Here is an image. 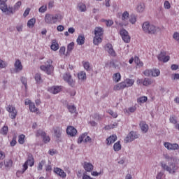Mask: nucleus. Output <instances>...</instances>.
<instances>
[{
  "label": "nucleus",
  "instance_id": "f257e3e1",
  "mask_svg": "<svg viewBox=\"0 0 179 179\" xmlns=\"http://www.w3.org/2000/svg\"><path fill=\"white\" fill-rule=\"evenodd\" d=\"M7 1L8 0H0V10L6 15H13V13H15L16 10H19V8L22 6V1H17L14 5V8L10 6L8 8V5L6 4Z\"/></svg>",
  "mask_w": 179,
  "mask_h": 179
},
{
  "label": "nucleus",
  "instance_id": "f03ea898",
  "mask_svg": "<svg viewBox=\"0 0 179 179\" xmlns=\"http://www.w3.org/2000/svg\"><path fill=\"white\" fill-rule=\"evenodd\" d=\"M142 29L144 33L147 34H156V33H158L160 30V28L150 24V22L148 21L142 24Z\"/></svg>",
  "mask_w": 179,
  "mask_h": 179
},
{
  "label": "nucleus",
  "instance_id": "7ed1b4c3",
  "mask_svg": "<svg viewBox=\"0 0 179 179\" xmlns=\"http://www.w3.org/2000/svg\"><path fill=\"white\" fill-rule=\"evenodd\" d=\"M44 20L45 23H47V24H55L57 22L62 20V15L59 14H46Z\"/></svg>",
  "mask_w": 179,
  "mask_h": 179
},
{
  "label": "nucleus",
  "instance_id": "20e7f679",
  "mask_svg": "<svg viewBox=\"0 0 179 179\" xmlns=\"http://www.w3.org/2000/svg\"><path fill=\"white\" fill-rule=\"evenodd\" d=\"M160 164L162 169H164V171H168L169 174H176L178 170V166L174 162H169V165H166V163L162 162Z\"/></svg>",
  "mask_w": 179,
  "mask_h": 179
},
{
  "label": "nucleus",
  "instance_id": "39448f33",
  "mask_svg": "<svg viewBox=\"0 0 179 179\" xmlns=\"http://www.w3.org/2000/svg\"><path fill=\"white\" fill-rule=\"evenodd\" d=\"M134 83H135V80L127 78L124 82L115 86L114 90H122V89H125V87H131V86H134Z\"/></svg>",
  "mask_w": 179,
  "mask_h": 179
},
{
  "label": "nucleus",
  "instance_id": "423d86ee",
  "mask_svg": "<svg viewBox=\"0 0 179 179\" xmlns=\"http://www.w3.org/2000/svg\"><path fill=\"white\" fill-rule=\"evenodd\" d=\"M41 71L46 72L48 75H51L52 71H54V67L52 66V60L48 59L45 63V65L41 66Z\"/></svg>",
  "mask_w": 179,
  "mask_h": 179
},
{
  "label": "nucleus",
  "instance_id": "0eeeda50",
  "mask_svg": "<svg viewBox=\"0 0 179 179\" xmlns=\"http://www.w3.org/2000/svg\"><path fill=\"white\" fill-rule=\"evenodd\" d=\"M28 166H30V167H33V166H34V157H33V155L31 154L28 155L27 160L23 164L22 173H24V171L27 170V169L29 168Z\"/></svg>",
  "mask_w": 179,
  "mask_h": 179
},
{
  "label": "nucleus",
  "instance_id": "6e6552de",
  "mask_svg": "<svg viewBox=\"0 0 179 179\" xmlns=\"http://www.w3.org/2000/svg\"><path fill=\"white\" fill-rule=\"evenodd\" d=\"M138 138H139V134L138 133L131 131L124 138V143H129V142H132V141H135V139H138Z\"/></svg>",
  "mask_w": 179,
  "mask_h": 179
},
{
  "label": "nucleus",
  "instance_id": "1a4fd4ad",
  "mask_svg": "<svg viewBox=\"0 0 179 179\" xmlns=\"http://www.w3.org/2000/svg\"><path fill=\"white\" fill-rule=\"evenodd\" d=\"M120 34L124 43H129L131 41V36H129V34L125 29H122L120 31Z\"/></svg>",
  "mask_w": 179,
  "mask_h": 179
},
{
  "label": "nucleus",
  "instance_id": "9d476101",
  "mask_svg": "<svg viewBox=\"0 0 179 179\" xmlns=\"http://www.w3.org/2000/svg\"><path fill=\"white\" fill-rule=\"evenodd\" d=\"M36 136H42L45 143H48V142L50 141V136H47V134H45V132L43 130H38Z\"/></svg>",
  "mask_w": 179,
  "mask_h": 179
},
{
  "label": "nucleus",
  "instance_id": "9b49d317",
  "mask_svg": "<svg viewBox=\"0 0 179 179\" xmlns=\"http://www.w3.org/2000/svg\"><path fill=\"white\" fill-rule=\"evenodd\" d=\"M83 141L85 143H87V142L90 143L92 142V138L87 136V133H84L78 138V143H82Z\"/></svg>",
  "mask_w": 179,
  "mask_h": 179
},
{
  "label": "nucleus",
  "instance_id": "f8f14e48",
  "mask_svg": "<svg viewBox=\"0 0 179 179\" xmlns=\"http://www.w3.org/2000/svg\"><path fill=\"white\" fill-rule=\"evenodd\" d=\"M164 145L168 150H178L179 149V145L177 143H164Z\"/></svg>",
  "mask_w": 179,
  "mask_h": 179
},
{
  "label": "nucleus",
  "instance_id": "ddd939ff",
  "mask_svg": "<svg viewBox=\"0 0 179 179\" xmlns=\"http://www.w3.org/2000/svg\"><path fill=\"white\" fill-rule=\"evenodd\" d=\"M129 13H128V11H124L122 13V25L123 26H128V19H129Z\"/></svg>",
  "mask_w": 179,
  "mask_h": 179
},
{
  "label": "nucleus",
  "instance_id": "4468645a",
  "mask_svg": "<svg viewBox=\"0 0 179 179\" xmlns=\"http://www.w3.org/2000/svg\"><path fill=\"white\" fill-rule=\"evenodd\" d=\"M53 134L55 138L59 139V138H61V136L62 135V128L60 127L53 128Z\"/></svg>",
  "mask_w": 179,
  "mask_h": 179
},
{
  "label": "nucleus",
  "instance_id": "2eb2a0df",
  "mask_svg": "<svg viewBox=\"0 0 179 179\" xmlns=\"http://www.w3.org/2000/svg\"><path fill=\"white\" fill-rule=\"evenodd\" d=\"M66 134L67 135H70V136H75L78 134V130L73 126H69L66 129Z\"/></svg>",
  "mask_w": 179,
  "mask_h": 179
},
{
  "label": "nucleus",
  "instance_id": "dca6fc26",
  "mask_svg": "<svg viewBox=\"0 0 179 179\" xmlns=\"http://www.w3.org/2000/svg\"><path fill=\"white\" fill-rule=\"evenodd\" d=\"M159 61H162V62H167L170 59V56H166L165 52H161V53L158 55Z\"/></svg>",
  "mask_w": 179,
  "mask_h": 179
},
{
  "label": "nucleus",
  "instance_id": "f3484780",
  "mask_svg": "<svg viewBox=\"0 0 179 179\" xmlns=\"http://www.w3.org/2000/svg\"><path fill=\"white\" fill-rule=\"evenodd\" d=\"M14 66H15V72H20V71L23 70V66H22V62H20V60L17 59L14 64Z\"/></svg>",
  "mask_w": 179,
  "mask_h": 179
},
{
  "label": "nucleus",
  "instance_id": "a211bd4d",
  "mask_svg": "<svg viewBox=\"0 0 179 179\" xmlns=\"http://www.w3.org/2000/svg\"><path fill=\"white\" fill-rule=\"evenodd\" d=\"M48 91L52 94H57L61 92V87L59 86H53L48 89Z\"/></svg>",
  "mask_w": 179,
  "mask_h": 179
},
{
  "label": "nucleus",
  "instance_id": "6ab92c4d",
  "mask_svg": "<svg viewBox=\"0 0 179 179\" xmlns=\"http://www.w3.org/2000/svg\"><path fill=\"white\" fill-rule=\"evenodd\" d=\"M140 128L143 134H146L149 131V126L145 122H141L140 123Z\"/></svg>",
  "mask_w": 179,
  "mask_h": 179
},
{
  "label": "nucleus",
  "instance_id": "aec40b11",
  "mask_svg": "<svg viewBox=\"0 0 179 179\" xmlns=\"http://www.w3.org/2000/svg\"><path fill=\"white\" fill-rule=\"evenodd\" d=\"M154 83L155 80L153 78H145L143 81V86H150V85H153Z\"/></svg>",
  "mask_w": 179,
  "mask_h": 179
},
{
  "label": "nucleus",
  "instance_id": "412c9836",
  "mask_svg": "<svg viewBox=\"0 0 179 179\" xmlns=\"http://www.w3.org/2000/svg\"><path fill=\"white\" fill-rule=\"evenodd\" d=\"M104 33V31L103 30V28L96 27L94 29V35L96 36L101 37Z\"/></svg>",
  "mask_w": 179,
  "mask_h": 179
},
{
  "label": "nucleus",
  "instance_id": "4be33fe9",
  "mask_svg": "<svg viewBox=\"0 0 179 179\" xmlns=\"http://www.w3.org/2000/svg\"><path fill=\"white\" fill-rule=\"evenodd\" d=\"M84 169L88 173H90L93 171V164L89 162H84Z\"/></svg>",
  "mask_w": 179,
  "mask_h": 179
},
{
  "label": "nucleus",
  "instance_id": "5701e85b",
  "mask_svg": "<svg viewBox=\"0 0 179 179\" xmlns=\"http://www.w3.org/2000/svg\"><path fill=\"white\" fill-rule=\"evenodd\" d=\"M117 141V136L116 135H112L110 137H108L106 139V144L107 145H111V143H114Z\"/></svg>",
  "mask_w": 179,
  "mask_h": 179
},
{
  "label": "nucleus",
  "instance_id": "b1692460",
  "mask_svg": "<svg viewBox=\"0 0 179 179\" xmlns=\"http://www.w3.org/2000/svg\"><path fill=\"white\" fill-rule=\"evenodd\" d=\"M106 47L107 48H108V54H110L112 57H115V55H117L111 44L106 45Z\"/></svg>",
  "mask_w": 179,
  "mask_h": 179
},
{
  "label": "nucleus",
  "instance_id": "393cba45",
  "mask_svg": "<svg viewBox=\"0 0 179 179\" xmlns=\"http://www.w3.org/2000/svg\"><path fill=\"white\" fill-rule=\"evenodd\" d=\"M164 157L169 163H173L176 162V158L173 156H170L169 154H164Z\"/></svg>",
  "mask_w": 179,
  "mask_h": 179
},
{
  "label": "nucleus",
  "instance_id": "a878e982",
  "mask_svg": "<svg viewBox=\"0 0 179 179\" xmlns=\"http://www.w3.org/2000/svg\"><path fill=\"white\" fill-rule=\"evenodd\" d=\"M50 48L53 50V51H57L59 48V45H58L57 40H52Z\"/></svg>",
  "mask_w": 179,
  "mask_h": 179
},
{
  "label": "nucleus",
  "instance_id": "bb28decb",
  "mask_svg": "<svg viewBox=\"0 0 179 179\" xmlns=\"http://www.w3.org/2000/svg\"><path fill=\"white\" fill-rule=\"evenodd\" d=\"M4 166L6 169H11L12 166H13V161L12 159H6L4 161Z\"/></svg>",
  "mask_w": 179,
  "mask_h": 179
},
{
  "label": "nucleus",
  "instance_id": "cd10ccee",
  "mask_svg": "<svg viewBox=\"0 0 179 179\" xmlns=\"http://www.w3.org/2000/svg\"><path fill=\"white\" fill-rule=\"evenodd\" d=\"M77 43L79 45H83L85 44V36L79 35L77 38Z\"/></svg>",
  "mask_w": 179,
  "mask_h": 179
},
{
  "label": "nucleus",
  "instance_id": "c85d7f7f",
  "mask_svg": "<svg viewBox=\"0 0 179 179\" xmlns=\"http://www.w3.org/2000/svg\"><path fill=\"white\" fill-rule=\"evenodd\" d=\"M78 78L79 80H86V72L80 71L78 73Z\"/></svg>",
  "mask_w": 179,
  "mask_h": 179
},
{
  "label": "nucleus",
  "instance_id": "c756f323",
  "mask_svg": "<svg viewBox=\"0 0 179 179\" xmlns=\"http://www.w3.org/2000/svg\"><path fill=\"white\" fill-rule=\"evenodd\" d=\"M77 8L81 12H86V5L83 3H78Z\"/></svg>",
  "mask_w": 179,
  "mask_h": 179
},
{
  "label": "nucleus",
  "instance_id": "7c9ffc66",
  "mask_svg": "<svg viewBox=\"0 0 179 179\" xmlns=\"http://www.w3.org/2000/svg\"><path fill=\"white\" fill-rule=\"evenodd\" d=\"M67 108H68L69 113H71V114H77V113H76V107H75V106H73V105H68L67 106Z\"/></svg>",
  "mask_w": 179,
  "mask_h": 179
},
{
  "label": "nucleus",
  "instance_id": "2f4dec72",
  "mask_svg": "<svg viewBox=\"0 0 179 179\" xmlns=\"http://www.w3.org/2000/svg\"><path fill=\"white\" fill-rule=\"evenodd\" d=\"M101 41H103V39H101V36H95L94 37L93 43H94V45H99V44H100V43H101Z\"/></svg>",
  "mask_w": 179,
  "mask_h": 179
},
{
  "label": "nucleus",
  "instance_id": "473e14b6",
  "mask_svg": "<svg viewBox=\"0 0 179 179\" xmlns=\"http://www.w3.org/2000/svg\"><path fill=\"white\" fill-rule=\"evenodd\" d=\"M35 80L39 85L40 83H43V79H41V74L40 73L35 74Z\"/></svg>",
  "mask_w": 179,
  "mask_h": 179
},
{
  "label": "nucleus",
  "instance_id": "72a5a7b5",
  "mask_svg": "<svg viewBox=\"0 0 179 179\" xmlns=\"http://www.w3.org/2000/svg\"><path fill=\"white\" fill-rule=\"evenodd\" d=\"M34 24H36V18H31L27 22V27L29 28L34 27Z\"/></svg>",
  "mask_w": 179,
  "mask_h": 179
},
{
  "label": "nucleus",
  "instance_id": "f704fd0d",
  "mask_svg": "<svg viewBox=\"0 0 179 179\" xmlns=\"http://www.w3.org/2000/svg\"><path fill=\"white\" fill-rule=\"evenodd\" d=\"M129 21L131 24H135V23H136V15L131 14L129 17Z\"/></svg>",
  "mask_w": 179,
  "mask_h": 179
},
{
  "label": "nucleus",
  "instance_id": "c9c22d12",
  "mask_svg": "<svg viewBox=\"0 0 179 179\" xmlns=\"http://www.w3.org/2000/svg\"><path fill=\"white\" fill-rule=\"evenodd\" d=\"M73 47H75V43L73 42H71L68 45L66 55L72 52V50H73Z\"/></svg>",
  "mask_w": 179,
  "mask_h": 179
},
{
  "label": "nucleus",
  "instance_id": "e433bc0d",
  "mask_svg": "<svg viewBox=\"0 0 179 179\" xmlns=\"http://www.w3.org/2000/svg\"><path fill=\"white\" fill-rule=\"evenodd\" d=\"M113 149L115 152H120V150H121V144L120 143V141H117L114 144Z\"/></svg>",
  "mask_w": 179,
  "mask_h": 179
},
{
  "label": "nucleus",
  "instance_id": "4c0bfd02",
  "mask_svg": "<svg viewBox=\"0 0 179 179\" xmlns=\"http://www.w3.org/2000/svg\"><path fill=\"white\" fill-rule=\"evenodd\" d=\"M8 131H9V128L8 127V126H4L1 129L0 134H1V135H7Z\"/></svg>",
  "mask_w": 179,
  "mask_h": 179
},
{
  "label": "nucleus",
  "instance_id": "58836bf2",
  "mask_svg": "<svg viewBox=\"0 0 179 179\" xmlns=\"http://www.w3.org/2000/svg\"><path fill=\"white\" fill-rule=\"evenodd\" d=\"M159 75H160V70L159 69H152V72H151V76H154L155 78L159 76Z\"/></svg>",
  "mask_w": 179,
  "mask_h": 179
},
{
  "label": "nucleus",
  "instance_id": "ea45409f",
  "mask_svg": "<svg viewBox=\"0 0 179 179\" xmlns=\"http://www.w3.org/2000/svg\"><path fill=\"white\" fill-rule=\"evenodd\" d=\"M10 114L11 120H15L17 115V110H16V108H13L12 112L10 113Z\"/></svg>",
  "mask_w": 179,
  "mask_h": 179
},
{
  "label": "nucleus",
  "instance_id": "a19ab883",
  "mask_svg": "<svg viewBox=\"0 0 179 179\" xmlns=\"http://www.w3.org/2000/svg\"><path fill=\"white\" fill-rule=\"evenodd\" d=\"M29 110L31 111V113H36V111H38V109L36 107L34 103L30 104Z\"/></svg>",
  "mask_w": 179,
  "mask_h": 179
},
{
  "label": "nucleus",
  "instance_id": "79ce46f5",
  "mask_svg": "<svg viewBox=\"0 0 179 179\" xmlns=\"http://www.w3.org/2000/svg\"><path fill=\"white\" fill-rule=\"evenodd\" d=\"M134 62L138 66H143V62H141L139 57L136 56L134 57Z\"/></svg>",
  "mask_w": 179,
  "mask_h": 179
},
{
  "label": "nucleus",
  "instance_id": "37998d69",
  "mask_svg": "<svg viewBox=\"0 0 179 179\" xmlns=\"http://www.w3.org/2000/svg\"><path fill=\"white\" fill-rule=\"evenodd\" d=\"M113 80L115 82H120V80H121V74H120V73H115L113 76Z\"/></svg>",
  "mask_w": 179,
  "mask_h": 179
},
{
  "label": "nucleus",
  "instance_id": "c03bdc74",
  "mask_svg": "<svg viewBox=\"0 0 179 179\" xmlns=\"http://www.w3.org/2000/svg\"><path fill=\"white\" fill-rule=\"evenodd\" d=\"M20 81L22 82V85H24L25 90H27V78L21 77Z\"/></svg>",
  "mask_w": 179,
  "mask_h": 179
},
{
  "label": "nucleus",
  "instance_id": "a18cd8bd",
  "mask_svg": "<svg viewBox=\"0 0 179 179\" xmlns=\"http://www.w3.org/2000/svg\"><path fill=\"white\" fill-rule=\"evenodd\" d=\"M117 125H118V124L117 122H113L109 125L106 126L105 129H113V128H115V127H117Z\"/></svg>",
  "mask_w": 179,
  "mask_h": 179
},
{
  "label": "nucleus",
  "instance_id": "49530a36",
  "mask_svg": "<svg viewBox=\"0 0 179 179\" xmlns=\"http://www.w3.org/2000/svg\"><path fill=\"white\" fill-rule=\"evenodd\" d=\"M24 138L25 136L24 134H21L18 137V142L20 145H23L24 143Z\"/></svg>",
  "mask_w": 179,
  "mask_h": 179
},
{
  "label": "nucleus",
  "instance_id": "de8ad7c7",
  "mask_svg": "<svg viewBox=\"0 0 179 179\" xmlns=\"http://www.w3.org/2000/svg\"><path fill=\"white\" fill-rule=\"evenodd\" d=\"M17 138V136H16V134H15L13 137L12 141L10 143V146H15L16 145V143H17V142L16 141V139Z\"/></svg>",
  "mask_w": 179,
  "mask_h": 179
},
{
  "label": "nucleus",
  "instance_id": "09e8293b",
  "mask_svg": "<svg viewBox=\"0 0 179 179\" xmlns=\"http://www.w3.org/2000/svg\"><path fill=\"white\" fill-rule=\"evenodd\" d=\"M137 10L138 12H143L145 10V4L140 3L137 6Z\"/></svg>",
  "mask_w": 179,
  "mask_h": 179
},
{
  "label": "nucleus",
  "instance_id": "8fccbe9b",
  "mask_svg": "<svg viewBox=\"0 0 179 179\" xmlns=\"http://www.w3.org/2000/svg\"><path fill=\"white\" fill-rule=\"evenodd\" d=\"M148 101V97L146 96H141L138 99V103H143Z\"/></svg>",
  "mask_w": 179,
  "mask_h": 179
},
{
  "label": "nucleus",
  "instance_id": "3c124183",
  "mask_svg": "<svg viewBox=\"0 0 179 179\" xmlns=\"http://www.w3.org/2000/svg\"><path fill=\"white\" fill-rule=\"evenodd\" d=\"M71 78H72V76H71L70 73H64V76H63V79L65 82H66L67 80H69Z\"/></svg>",
  "mask_w": 179,
  "mask_h": 179
},
{
  "label": "nucleus",
  "instance_id": "603ef678",
  "mask_svg": "<svg viewBox=\"0 0 179 179\" xmlns=\"http://www.w3.org/2000/svg\"><path fill=\"white\" fill-rule=\"evenodd\" d=\"M44 164H45V160H42L41 162H39V164L38 165V171H41V170H43V166H44Z\"/></svg>",
  "mask_w": 179,
  "mask_h": 179
},
{
  "label": "nucleus",
  "instance_id": "864d4df0",
  "mask_svg": "<svg viewBox=\"0 0 179 179\" xmlns=\"http://www.w3.org/2000/svg\"><path fill=\"white\" fill-rule=\"evenodd\" d=\"M108 114H110V115L113 117V118H117L118 117V115L117 114V113H115L110 109L108 110Z\"/></svg>",
  "mask_w": 179,
  "mask_h": 179
},
{
  "label": "nucleus",
  "instance_id": "5fc2aeb1",
  "mask_svg": "<svg viewBox=\"0 0 179 179\" xmlns=\"http://www.w3.org/2000/svg\"><path fill=\"white\" fill-rule=\"evenodd\" d=\"M66 83H68V85H69V86H71V87H73V86H75V80L72 79V77L69 80H68Z\"/></svg>",
  "mask_w": 179,
  "mask_h": 179
},
{
  "label": "nucleus",
  "instance_id": "6e6d98bb",
  "mask_svg": "<svg viewBox=\"0 0 179 179\" xmlns=\"http://www.w3.org/2000/svg\"><path fill=\"white\" fill-rule=\"evenodd\" d=\"M83 66L86 71H90V63H89V62H85L83 64Z\"/></svg>",
  "mask_w": 179,
  "mask_h": 179
},
{
  "label": "nucleus",
  "instance_id": "4d7b16f0",
  "mask_svg": "<svg viewBox=\"0 0 179 179\" xmlns=\"http://www.w3.org/2000/svg\"><path fill=\"white\" fill-rule=\"evenodd\" d=\"M46 11H47V6H42L38 9V12H40L41 13H44Z\"/></svg>",
  "mask_w": 179,
  "mask_h": 179
},
{
  "label": "nucleus",
  "instance_id": "13d9d810",
  "mask_svg": "<svg viewBox=\"0 0 179 179\" xmlns=\"http://www.w3.org/2000/svg\"><path fill=\"white\" fill-rule=\"evenodd\" d=\"M8 64L3 60L0 59V68L2 69L3 68H6Z\"/></svg>",
  "mask_w": 179,
  "mask_h": 179
},
{
  "label": "nucleus",
  "instance_id": "bf43d9fd",
  "mask_svg": "<svg viewBox=\"0 0 179 179\" xmlns=\"http://www.w3.org/2000/svg\"><path fill=\"white\" fill-rule=\"evenodd\" d=\"M164 6L165 9H170V8H171V5L170 4V2H169V1H164Z\"/></svg>",
  "mask_w": 179,
  "mask_h": 179
},
{
  "label": "nucleus",
  "instance_id": "052dcab7",
  "mask_svg": "<svg viewBox=\"0 0 179 179\" xmlns=\"http://www.w3.org/2000/svg\"><path fill=\"white\" fill-rule=\"evenodd\" d=\"M13 108H16L13 106H12L11 105H8L6 107V110L8 112V113H12V111H13Z\"/></svg>",
  "mask_w": 179,
  "mask_h": 179
},
{
  "label": "nucleus",
  "instance_id": "680f3d73",
  "mask_svg": "<svg viewBox=\"0 0 179 179\" xmlns=\"http://www.w3.org/2000/svg\"><path fill=\"white\" fill-rule=\"evenodd\" d=\"M143 74L145 75V76H152V70H145L143 72Z\"/></svg>",
  "mask_w": 179,
  "mask_h": 179
},
{
  "label": "nucleus",
  "instance_id": "e2e57ef3",
  "mask_svg": "<svg viewBox=\"0 0 179 179\" xmlns=\"http://www.w3.org/2000/svg\"><path fill=\"white\" fill-rule=\"evenodd\" d=\"M169 121L171 124H177V119L174 116H171Z\"/></svg>",
  "mask_w": 179,
  "mask_h": 179
},
{
  "label": "nucleus",
  "instance_id": "0e129e2a",
  "mask_svg": "<svg viewBox=\"0 0 179 179\" xmlns=\"http://www.w3.org/2000/svg\"><path fill=\"white\" fill-rule=\"evenodd\" d=\"M17 31L19 32L23 31V24H20L16 27Z\"/></svg>",
  "mask_w": 179,
  "mask_h": 179
},
{
  "label": "nucleus",
  "instance_id": "69168bd1",
  "mask_svg": "<svg viewBox=\"0 0 179 179\" xmlns=\"http://www.w3.org/2000/svg\"><path fill=\"white\" fill-rule=\"evenodd\" d=\"M29 13H30V8H27L23 13L24 17L29 16Z\"/></svg>",
  "mask_w": 179,
  "mask_h": 179
},
{
  "label": "nucleus",
  "instance_id": "338daca9",
  "mask_svg": "<svg viewBox=\"0 0 179 179\" xmlns=\"http://www.w3.org/2000/svg\"><path fill=\"white\" fill-rule=\"evenodd\" d=\"M59 177L62 178H65L66 177V173L62 169V171L59 173Z\"/></svg>",
  "mask_w": 179,
  "mask_h": 179
},
{
  "label": "nucleus",
  "instance_id": "774afa93",
  "mask_svg": "<svg viewBox=\"0 0 179 179\" xmlns=\"http://www.w3.org/2000/svg\"><path fill=\"white\" fill-rule=\"evenodd\" d=\"M163 176H164V173L163 172H159L157 173V176H156V178L157 179H162Z\"/></svg>",
  "mask_w": 179,
  "mask_h": 179
}]
</instances>
